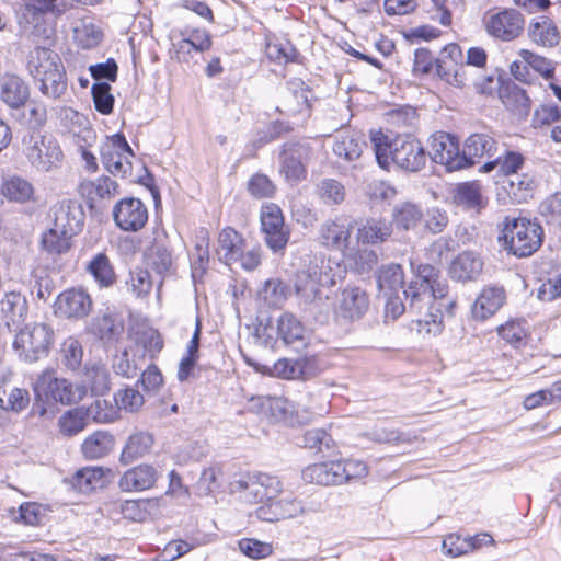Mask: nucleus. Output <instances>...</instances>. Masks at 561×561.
I'll return each mask as SVG.
<instances>
[{"label": "nucleus", "instance_id": "nucleus-1", "mask_svg": "<svg viewBox=\"0 0 561 561\" xmlns=\"http://www.w3.org/2000/svg\"><path fill=\"white\" fill-rule=\"evenodd\" d=\"M410 266L414 278L403 290L408 308L422 317L420 322L434 327L428 328V332L439 331L444 314H454L456 297L450 294L447 279L436 267L430 264L415 266L412 260Z\"/></svg>", "mask_w": 561, "mask_h": 561}, {"label": "nucleus", "instance_id": "nucleus-2", "mask_svg": "<svg viewBox=\"0 0 561 561\" xmlns=\"http://www.w3.org/2000/svg\"><path fill=\"white\" fill-rule=\"evenodd\" d=\"M343 267L336 261L327 257H316L297 274L295 290L299 304L305 310L320 309L329 296L324 288L334 286L341 278Z\"/></svg>", "mask_w": 561, "mask_h": 561}, {"label": "nucleus", "instance_id": "nucleus-3", "mask_svg": "<svg viewBox=\"0 0 561 561\" xmlns=\"http://www.w3.org/2000/svg\"><path fill=\"white\" fill-rule=\"evenodd\" d=\"M370 142L378 164L389 170L393 163L398 168L417 172L426 163V152L422 142L410 135L397 136L389 140L380 130L370 131Z\"/></svg>", "mask_w": 561, "mask_h": 561}, {"label": "nucleus", "instance_id": "nucleus-4", "mask_svg": "<svg viewBox=\"0 0 561 561\" xmlns=\"http://www.w3.org/2000/svg\"><path fill=\"white\" fill-rule=\"evenodd\" d=\"M30 76L39 83V91L47 98L58 100L67 91L66 68L60 56L46 47L36 46L26 58Z\"/></svg>", "mask_w": 561, "mask_h": 561}, {"label": "nucleus", "instance_id": "nucleus-5", "mask_svg": "<svg viewBox=\"0 0 561 561\" xmlns=\"http://www.w3.org/2000/svg\"><path fill=\"white\" fill-rule=\"evenodd\" d=\"M36 402L32 408V413L44 417L49 402H60L62 404H72L80 401L85 389L82 386H75L67 379L57 378L54 371H44L34 383Z\"/></svg>", "mask_w": 561, "mask_h": 561}, {"label": "nucleus", "instance_id": "nucleus-6", "mask_svg": "<svg viewBox=\"0 0 561 561\" xmlns=\"http://www.w3.org/2000/svg\"><path fill=\"white\" fill-rule=\"evenodd\" d=\"M54 339L55 332L50 324L27 323L15 334L13 348L21 360L35 363L49 354Z\"/></svg>", "mask_w": 561, "mask_h": 561}, {"label": "nucleus", "instance_id": "nucleus-7", "mask_svg": "<svg viewBox=\"0 0 561 561\" xmlns=\"http://www.w3.org/2000/svg\"><path fill=\"white\" fill-rule=\"evenodd\" d=\"M23 153L38 172H50L60 168L65 158L58 140L51 135L39 133L24 137Z\"/></svg>", "mask_w": 561, "mask_h": 561}, {"label": "nucleus", "instance_id": "nucleus-8", "mask_svg": "<svg viewBox=\"0 0 561 561\" xmlns=\"http://www.w3.org/2000/svg\"><path fill=\"white\" fill-rule=\"evenodd\" d=\"M542 228L526 218H514L504 228L507 249L514 255L525 257L536 252L542 243Z\"/></svg>", "mask_w": 561, "mask_h": 561}, {"label": "nucleus", "instance_id": "nucleus-9", "mask_svg": "<svg viewBox=\"0 0 561 561\" xmlns=\"http://www.w3.org/2000/svg\"><path fill=\"white\" fill-rule=\"evenodd\" d=\"M233 492H242L245 500L262 502L274 500L282 491L277 477L266 473H248L231 483Z\"/></svg>", "mask_w": 561, "mask_h": 561}, {"label": "nucleus", "instance_id": "nucleus-10", "mask_svg": "<svg viewBox=\"0 0 561 561\" xmlns=\"http://www.w3.org/2000/svg\"><path fill=\"white\" fill-rule=\"evenodd\" d=\"M260 219L267 248L274 253L284 251L289 241L290 231L285 225L280 207L273 203L264 204Z\"/></svg>", "mask_w": 561, "mask_h": 561}, {"label": "nucleus", "instance_id": "nucleus-11", "mask_svg": "<svg viewBox=\"0 0 561 561\" xmlns=\"http://www.w3.org/2000/svg\"><path fill=\"white\" fill-rule=\"evenodd\" d=\"M483 24L490 36L502 42H512L522 35L525 19L515 9H503L497 12L490 11L486 13Z\"/></svg>", "mask_w": 561, "mask_h": 561}, {"label": "nucleus", "instance_id": "nucleus-12", "mask_svg": "<svg viewBox=\"0 0 561 561\" xmlns=\"http://www.w3.org/2000/svg\"><path fill=\"white\" fill-rule=\"evenodd\" d=\"M428 156L433 162L444 165L449 172L463 169L465 159L459 141L448 133L438 131L432 135Z\"/></svg>", "mask_w": 561, "mask_h": 561}, {"label": "nucleus", "instance_id": "nucleus-13", "mask_svg": "<svg viewBox=\"0 0 561 561\" xmlns=\"http://www.w3.org/2000/svg\"><path fill=\"white\" fill-rule=\"evenodd\" d=\"M129 156H133L131 148L121 134L107 137L101 146L102 162L106 170L114 175L125 178L130 173Z\"/></svg>", "mask_w": 561, "mask_h": 561}, {"label": "nucleus", "instance_id": "nucleus-14", "mask_svg": "<svg viewBox=\"0 0 561 561\" xmlns=\"http://www.w3.org/2000/svg\"><path fill=\"white\" fill-rule=\"evenodd\" d=\"M113 219L119 229L135 232L145 227L148 210L139 198L126 197L115 204Z\"/></svg>", "mask_w": 561, "mask_h": 561}, {"label": "nucleus", "instance_id": "nucleus-15", "mask_svg": "<svg viewBox=\"0 0 561 561\" xmlns=\"http://www.w3.org/2000/svg\"><path fill=\"white\" fill-rule=\"evenodd\" d=\"M369 307L366 291L359 287H347L336 298L334 313L337 319L354 321L360 319Z\"/></svg>", "mask_w": 561, "mask_h": 561}, {"label": "nucleus", "instance_id": "nucleus-16", "mask_svg": "<svg viewBox=\"0 0 561 561\" xmlns=\"http://www.w3.org/2000/svg\"><path fill=\"white\" fill-rule=\"evenodd\" d=\"M92 309V299L82 288H70L58 295L55 313L67 319H82Z\"/></svg>", "mask_w": 561, "mask_h": 561}, {"label": "nucleus", "instance_id": "nucleus-17", "mask_svg": "<svg viewBox=\"0 0 561 561\" xmlns=\"http://www.w3.org/2000/svg\"><path fill=\"white\" fill-rule=\"evenodd\" d=\"M53 225L61 230V233H79L84 224V211L80 203L73 199H62L51 207Z\"/></svg>", "mask_w": 561, "mask_h": 561}, {"label": "nucleus", "instance_id": "nucleus-18", "mask_svg": "<svg viewBox=\"0 0 561 561\" xmlns=\"http://www.w3.org/2000/svg\"><path fill=\"white\" fill-rule=\"evenodd\" d=\"M310 158V147L306 144L289 142L280 154V170L286 179L298 181L306 175V162Z\"/></svg>", "mask_w": 561, "mask_h": 561}, {"label": "nucleus", "instance_id": "nucleus-19", "mask_svg": "<svg viewBox=\"0 0 561 561\" xmlns=\"http://www.w3.org/2000/svg\"><path fill=\"white\" fill-rule=\"evenodd\" d=\"M353 228L342 219L328 220L319 230L320 243L331 250L345 253L350 249Z\"/></svg>", "mask_w": 561, "mask_h": 561}, {"label": "nucleus", "instance_id": "nucleus-20", "mask_svg": "<svg viewBox=\"0 0 561 561\" xmlns=\"http://www.w3.org/2000/svg\"><path fill=\"white\" fill-rule=\"evenodd\" d=\"M497 152V142L489 134L470 135L462 148L463 169L479 163L483 158H492Z\"/></svg>", "mask_w": 561, "mask_h": 561}, {"label": "nucleus", "instance_id": "nucleus-21", "mask_svg": "<svg viewBox=\"0 0 561 561\" xmlns=\"http://www.w3.org/2000/svg\"><path fill=\"white\" fill-rule=\"evenodd\" d=\"M158 478L159 472L153 466L141 463L125 471L118 486L123 492H141L153 488Z\"/></svg>", "mask_w": 561, "mask_h": 561}, {"label": "nucleus", "instance_id": "nucleus-22", "mask_svg": "<svg viewBox=\"0 0 561 561\" xmlns=\"http://www.w3.org/2000/svg\"><path fill=\"white\" fill-rule=\"evenodd\" d=\"M267 407L266 419L285 421L291 424H307L312 420V414L307 410H293L291 403L282 397H268L264 401Z\"/></svg>", "mask_w": 561, "mask_h": 561}, {"label": "nucleus", "instance_id": "nucleus-23", "mask_svg": "<svg viewBox=\"0 0 561 561\" xmlns=\"http://www.w3.org/2000/svg\"><path fill=\"white\" fill-rule=\"evenodd\" d=\"M30 98V89L26 82L13 73H4L0 77V100L11 108H19Z\"/></svg>", "mask_w": 561, "mask_h": 561}, {"label": "nucleus", "instance_id": "nucleus-24", "mask_svg": "<svg viewBox=\"0 0 561 561\" xmlns=\"http://www.w3.org/2000/svg\"><path fill=\"white\" fill-rule=\"evenodd\" d=\"M527 34L534 44L542 47H554L560 42V32L556 23L545 15L530 20Z\"/></svg>", "mask_w": 561, "mask_h": 561}, {"label": "nucleus", "instance_id": "nucleus-25", "mask_svg": "<svg viewBox=\"0 0 561 561\" xmlns=\"http://www.w3.org/2000/svg\"><path fill=\"white\" fill-rule=\"evenodd\" d=\"M392 233V225L387 219L367 218L356 229L357 242L378 244L387 241Z\"/></svg>", "mask_w": 561, "mask_h": 561}, {"label": "nucleus", "instance_id": "nucleus-26", "mask_svg": "<svg viewBox=\"0 0 561 561\" xmlns=\"http://www.w3.org/2000/svg\"><path fill=\"white\" fill-rule=\"evenodd\" d=\"M505 301V291L500 287H485L474 300L472 316L485 320L497 312Z\"/></svg>", "mask_w": 561, "mask_h": 561}, {"label": "nucleus", "instance_id": "nucleus-27", "mask_svg": "<svg viewBox=\"0 0 561 561\" xmlns=\"http://www.w3.org/2000/svg\"><path fill=\"white\" fill-rule=\"evenodd\" d=\"M154 438L149 432H135L126 440L119 456V462L129 465L148 455L153 446Z\"/></svg>", "mask_w": 561, "mask_h": 561}, {"label": "nucleus", "instance_id": "nucleus-28", "mask_svg": "<svg viewBox=\"0 0 561 561\" xmlns=\"http://www.w3.org/2000/svg\"><path fill=\"white\" fill-rule=\"evenodd\" d=\"M483 262L473 252L466 251L455 257L450 264L449 273L454 279L468 282L476 279L482 272Z\"/></svg>", "mask_w": 561, "mask_h": 561}, {"label": "nucleus", "instance_id": "nucleus-29", "mask_svg": "<svg viewBox=\"0 0 561 561\" xmlns=\"http://www.w3.org/2000/svg\"><path fill=\"white\" fill-rule=\"evenodd\" d=\"M1 193L9 201L19 204L36 201L35 187L31 181L20 175H12L1 184Z\"/></svg>", "mask_w": 561, "mask_h": 561}, {"label": "nucleus", "instance_id": "nucleus-30", "mask_svg": "<svg viewBox=\"0 0 561 561\" xmlns=\"http://www.w3.org/2000/svg\"><path fill=\"white\" fill-rule=\"evenodd\" d=\"M364 145L358 134L343 133L335 138L332 150L341 162L351 164L360 158Z\"/></svg>", "mask_w": 561, "mask_h": 561}, {"label": "nucleus", "instance_id": "nucleus-31", "mask_svg": "<svg viewBox=\"0 0 561 561\" xmlns=\"http://www.w3.org/2000/svg\"><path fill=\"white\" fill-rule=\"evenodd\" d=\"M80 195L91 204L100 199H110L118 194V184L108 176H101L95 181L85 180L79 184Z\"/></svg>", "mask_w": 561, "mask_h": 561}, {"label": "nucleus", "instance_id": "nucleus-32", "mask_svg": "<svg viewBox=\"0 0 561 561\" xmlns=\"http://www.w3.org/2000/svg\"><path fill=\"white\" fill-rule=\"evenodd\" d=\"M244 240L233 228L226 227L218 236L217 254L219 260L230 265L237 262L242 252Z\"/></svg>", "mask_w": 561, "mask_h": 561}, {"label": "nucleus", "instance_id": "nucleus-33", "mask_svg": "<svg viewBox=\"0 0 561 561\" xmlns=\"http://www.w3.org/2000/svg\"><path fill=\"white\" fill-rule=\"evenodd\" d=\"M311 91L300 79H293L287 83V94L283 106L288 114L302 113L310 108Z\"/></svg>", "mask_w": 561, "mask_h": 561}, {"label": "nucleus", "instance_id": "nucleus-34", "mask_svg": "<svg viewBox=\"0 0 561 561\" xmlns=\"http://www.w3.org/2000/svg\"><path fill=\"white\" fill-rule=\"evenodd\" d=\"M340 461L313 463L302 470V479L321 485L341 484Z\"/></svg>", "mask_w": 561, "mask_h": 561}, {"label": "nucleus", "instance_id": "nucleus-35", "mask_svg": "<svg viewBox=\"0 0 561 561\" xmlns=\"http://www.w3.org/2000/svg\"><path fill=\"white\" fill-rule=\"evenodd\" d=\"M115 445L113 435L105 431H96L89 435L81 445V453L87 459H100L108 455Z\"/></svg>", "mask_w": 561, "mask_h": 561}, {"label": "nucleus", "instance_id": "nucleus-36", "mask_svg": "<svg viewBox=\"0 0 561 561\" xmlns=\"http://www.w3.org/2000/svg\"><path fill=\"white\" fill-rule=\"evenodd\" d=\"M423 218L421 207L410 202L398 204L392 210V220L399 230H415L422 225Z\"/></svg>", "mask_w": 561, "mask_h": 561}, {"label": "nucleus", "instance_id": "nucleus-37", "mask_svg": "<svg viewBox=\"0 0 561 561\" xmlns=\"http://www.w3.org/2000/svg\"><path fill=\"white\" fill-rule=\"evenodd\" d=\"M277 334L287 345H305L306 329L290 312H285L278 318Z\"/></svg>", "mask_w": 561, "mask_h": 561}, {"label": "nucleus", "instance_id": "nucleus-38", "mask_svg": "<svg viewBox=\"0 0 561 561\" xmlns=\"http://www.w3.org/2000/svg\"><path fill=\"white\" fill-rule=\"evenodd\" d=\"M105 484V470L102 467H84L72 477L73 488L81 493H90Z\"/></svg>", "mask_w": 561, "mask_h": 561}, {"label": "nucleus", "instance_id": "nucleus-39", "mask_svg": "<svg viewBox=\"0 0 561 561\" xmlns=\"http://www.w3.org/2000/svg\"><path fill=\"white\" fill-rule=\"evenodd\" d=\"M454 203L458 206L480 210L484 206L481 186L477 182L458 184L453 194Z\"/></svg>", "mask_w": 561, "mask_h": 561}, {"label": "nucleus", "instance_id": "nucleus-40", "mask_svg": "<svg viewBox=\"0 0 561 561\" xmlns=\"http://www.w3.org/2000/svg\"><path fill=\"white\" fill-rule=\"evenodd\" d=\"M88 272L102 288L112 287L116 282L114 267L104 253H98L88 264Z\"/></svg>", "mask_w": 561, "mask_h": 561}, {"label": "nucleus", "instance_id": "nucleus-41", "mask_svg": "<svg viewBox=\"0 0 561 561\" xmlns=\"http://www.w3.org/2000/svg\"><path fill=\"white\" fill-rule=\"evenodd\" d=\"M0 311L4 316L7 324L19 323L24 320L27 313V302L20 293L11 291L0 301Z\"/></svg>", "mask_w": 561, "mask_h": 561}, {"label": "nucleus", "instance_id": "nucleus-42", "mask_svg": "<svg viewBox=\"0 0 561 561\" xmlns=\"http://www.w3.org/2000/svg\"><path fill=\"white\" fill-rule=\"evenodd\" d=\"M378 288L383 295L397 294L404 284V273L399 264L382 266L377 276Z\"/></svg>", "mask_w": 561, "mask_h": 561}, {"label": "nucleus", "instance_id": "nucleus-43", "mask_svg": "<svg viewBox=\"0 0 561 561\" xmlns=\"http://www.w3.org/2000/svg\"><path fill=\"white\" fill-rule=\"evenodd\" d=\"M505 107L518 116H527L530 111V99L526 92L516 84L505 87L501 92Z\"/></svg>", "mask_w": 561, "mask_h": 561}, {"label": "nucleus", "instance_id": "nucleus-44", "mask_svg": "<svg viewBox=\"0 0 561 561\" xmlns=\"http://www.w3.org/2000/svg\"><path fill=\"white\" fill-rule=\"evenodd\" d=\"M291 294L290 287L279 278L267 279L259 291L260 298L270 307L279 308Z\"/></svg>", "mask_w": 561, "mask_h": 561}, {"label": "nucleus", "instance_id": "nucleus-45", "mask_svg": "<svg viewBox=\"0 0 561 561\" xmlns=\"http://www.w3.org/2000/svg\"><path fill=\"white\" fill-rule=\"evenodd\" d=\"M524 164V157L519 152L505 150L504 154L497 156L494 160L485 162L481 170L490 172L497 169L504 175L513 176Z\"/></svg>", "mask_w": 561, "mask_h": 561}, {"label": "nucleus", "instance_id": "nucleus-46", "mask_svg": "<svg viewBox=\"0 0 561 561\" xmlns=\"http://www.w3.org/2000/svg\"><path fill=\"white\" fill-rule=\"evenodd\" d=\"M147 265L158 275L165 276L172 267V255L164 242L156 241L146 253Z\"/></svg>", "mask_w": 561, "mask_h": 561}, {"label": "nucleus", "instance_id": "nucleus-47", "mask_svg": "<svg viewBox=\"0 0 561 561\" xmlns=\"http://www.w3.org/2000/svg\"><path fill=\"white\" fill-rule=\"evenodd\" d=\"M497 333L506 343L514 347H519L525 344L529 334V328L525 320L514 319L500 325Z\"/></svg>", "mask_w": 561, "mask_h": 561}, {"label": "nucleus", "instance_id": "nucleus-48", "mask_svg": "<svg viewBox=\"0 0 561 561\" xmlns=\"http://www.w3.org/2000/svg\"><path fill=\"white\" fill-rule=\"evenodd\" d=\"M75 42L83 49L98 46L102 39V32L92 22L82 19L73 26Z\"/></svg>", "mask_w": 561, "mask_h": 561}, {"label": "nucleus", "instance_id": "nucleus-49", "mask_svg": "<svg viewBox=\"0 0 561 561\" xmlns=\"http://www.w3.org/2000/svg\"><path fill=\"white\" fill-rule=\"evenodd\" d=\"M123 330L115 318L111 314L98 316L92 319L90 331L104 341H112L121 334Z\"/></svg>", "mask_w": 561, "mask_h": 561}, {"label": "nucleus", "instance_id": "nucleus-50", "mask_svg": "<svg viewBox=\"0 0 561 561\" xmlns=\"http://www.w3.org/2000/svg\"><path fill=\"white\" fill-rule=\"evenodd\" d=\"M83 381L95 394H103L110 389V374L102 364H93L87 367Z\"/></svg>", "mask_w": 561, "mask_h": 561}, {"label": "nucleus", "instance_id": "nucleus-51", "mask_svg": "<svg viewBox=\"0 0 561 561\" xmlns=\"http://www.w3.org/2000/svg\"><path fill=\"white\" fill-rule=\"evenodd\" d=\"M317 193L325 205H339L345 199V187L334 179H324L317 185Z\"/></svg>", "mask_w": 561, "mask_h": 561}, {"label": "nucleus", "instance_id": "nucleus-52", "mask_svg": "<svg viewBox=\"0 0 561 561\" xmlns=\"http://www.w3.org/2000/svg\"><path fill=\"white\" fill-rule=\"evenodd\" d=\"M88 416L96 423H110L119 417L118 405L106 399H96L87 410Z\"/></svg>", "mask_w": 561, "mask_h": 561}, {"label": "nucleus", "instance_id": "nucleus-53", "mask_svg": "<svg viewBox=\"0 0 561 561\" xmlns=\"http://www.w3.org/2000/svg\"><path fill=\"white\" fill-rule=\"evenodd\" d=\"M71 233H61V230L53 225V227L43 234V248L54 254H61L70 249Z\"/></svg>", "mask_w": 561, "mask_h": 561}, {"label": "nucleus", "instance_id": "nucleus-54", "mask_svg": "<svg viewBox=\"0 0 561 561\" xmlns=\"http://www.w3.org/2000/svg\"><path fill=\"white\" fill-rule=\"evenodd\" d=\"M506 191L515 202H527L533 196L534 181L527 174H515L508 179Z\"/></svg>", "mask_w": 561, "mask_h": 561}, {"label": "nucleus", "instance_id": "nucleus-55", "mask_svg": "<svg viewBox=\"0 0 561 561\" xmlns=\"http://www.w3.org/2000/svg\"><path fill=\"white\" fill-rule=\"evenodd\" d=\"M88 412L83 409H73L65 413L59 420L60 432L73 436L87 426Z\"/></svg>", "mask_w": 561, "mask_h": 561}, {"label": "nucleus", "instance_id": "nucleus-56", "mask_svg": "<svg viewBox=\"0 0 561 561\" xmlns=\"http://www.w3.org/2000/svg\"><path fill=\"white\" fill-rule=\"evenodd\" d=\"M305 359H278L274 366L272 374L284 379H298L305 376Z\"/></svg>", "mask_w": 561, "mask_h": 561}, {"label": "nucleus", "instance_id": "nucleus-57", "mask_svg": "<svg viewBox=\"0 0 561 561\" xmlns=\"http://www.w3.org/2000/svg\"><path fill=\"white\" fill-rule=\"evenodd\" d=\"M344 255L352 261L354 267L359 273H366L376 266L378 256L374 250L368 248L354 249L351 248L344 253Z\"/></svg>", "mask_w": 561, "mask_h": 561}, {"label": "nucleus", "instance_id": "nucleus-58", "mask_svg": "<svg viewBox=\"0 0 561 561\" xmlns=\"http://www.w3.org/2000/svg\"><path fill=\"white\" fill-rule=\"evenodd\" d=\"M560 119L561 110L558 105L543 104L534 111L531 126L535 129H546Z\"/></svg>", "mask_w": 561, "mask_h": 561}, {"label": "nucleus", "instance_id": "nucleus-59", "mask_svg": "<svg viewBox=\"0 0 561 561\" xmlns=\"http://www.w3.org/2000/svg\"><path fill=\"white\" fill-rule=\"evenodd\" d=\"M57 118L72 134H79L89 124L88 118L83 114L68 106L57 108Z\"/></svg>", "mask_w": 561, "mask_h": 561}, {"label": "nucleus", "instance_id": "nucleus-60", "mask_svg": "<svg viewBox=\"0 0 561 561\" xmlns=\"http://www.w3.org/2000/svg\"><path fill=\"white\" fill-rule=\"evenodd\" d=\"M60 353L62 362L68 368L75 370L81 365L83 350L76 337H67L61 344Z\"/></svg>", "mask_w": 561, "mask_h": 561}, {"label": "nucleus", "instance_id": "nucleus-61", "mask_svg": "<svg viewBox=\"0 0 561 561\" xmlns=\"http://www.w3.org/2000/svg\"><path fill=\"white\" fill-rule=\"evenodd\" d=\"M267 57L278 64L295 61L298 57L297 49L289 42H270L266 45Z\"/></svg>", "mask_w": 561, "mask_h": 561}, {"label": "nucleus", "instance_id": "nucleus-62", "mask_svg": "<svg viewBox=\"0 0 561 561\" xmlns=\"http://www.w3.org/2000/svg\"><path fill=\"white\" fill-rule=\"evenodd\" d=\"M449 218L446 210L438 207H432L424 213L422 227L425 231L431 233H440L448 226Z\"/></svg>", "mask_w": 561, "mask_h": 561}, {"label": "nucleus", "instance_id": "nucleus-63", "mask_svg": "<svg viewBox=\"0 0 561 561\" xmlns=\"http://www.w3.org/2000/svg\"><path fill=\"white\" fill-rule=\"evenodd\" d=\"M539 213L550 225L561 226V192H557L539 205Z\"/></svg>", "mask_w": 561, "mask_h": 561}, {"label": "nucleus", "instance_id": "nucleus-64", "mask_svg": "<svg viewBox=\"0 0 561 561\" xmlns=\"http://www.w3.org/2000/svg\"><path fill=\"white\" fill-rule=\"evenodd\" d=\"M110 91L111 87L107 82H96L91 89L95 108L105 115L113 111L114 98Z\"/></svg>", "mask_w": 561, "mask_h": 561}]
</instances>
